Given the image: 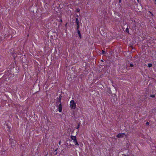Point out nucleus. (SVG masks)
Returning a JSON list of instances; mask_svg holds the SVG:
<instances>
[{
  "mask_svg": "<svg viewBox=\"0 0 156 156\" xmlns=\"http://www.w3.org/2000/svg\"><path fill=\"white\" fill-rule=\"evenodd\" d=\"M140 55L142 58L144 59L146 58V54L145 48H142V51L140 53Z\"/></svg>",
  "mask_w": 156,
  "mask_h": 156,
  "instance_id": "f257e3e1",
  "label": "nucleus"
},
{
  "mask_svg": "<svg viewBox=\"0 0 156 156\" xmlns=\"http://www.w3.org/2000/svg\"><path fill=\"white\" fill-rule=\"evenodd\" d=\"M70 107L71 109H75L76 108V104L74 100H71L70 104Z\"/></svg>",
  "mask_w": 156,
  "mask_h": 156,
  "instance_id": "f03ea898",
  "label": "nucleus"
},
{
  "mask_svg": "<svg viewBox=\"0 0 156 156\" xmlns=\"http://www.w3.org/2000/svg\"><path fill=\"white\" fill-rule=\"evenodd\" d=\"M71 138L72 140H73V142L75 145H77L78 146H79V144L78 143L76 140V136H71Z\"/></svg>",
  "mask_w": 156,
  "mask_h": 156,
  "instance_id": "7ed1b4c3",
  "label": "nucleus"
},
{
  "mask_svg": "<svg viewBox=\"0 0 156 156\" xmlns=\"http://www.w3.org/2000/svg\"><path fill=\"white\" fill-rule=\"evenodd\" d=\"M61 95H60L59 97H58L56 99V104L57 106L58 105V104H59V103H61Z\"/></svg>",
  "mask_w": 156,
  "mask_h": 156,
  "instance_id": "20e7f679",
  "label": "nucleus"
},
{
  "mask_svg": "<svg viewBox=\"0 0 156 156\" xmlns=\"http://www.w3.org/2000/svg\"><path fill=\"white\" fill-rule=\"evenodd\" d=\"M126 136L124 133H119L117 135V137L118 138L124 137Z\"/></svg>",
  "mask_w": 156,
  "mask_h": 156,
  "instance_id": "39448f33",
  "label": "nucleus"
},
{
  "mask_svg": "<svg viewBox=\"0 0 156 156\" xmlns=\"http://www.w3.org/2000/svg\"><path fill=\"white\" fill-rule=\"evenodd\" d=\"M58 109L59 112H62V105L61 103L58 104Z\"/></svg>",
  "mask_w": 156,
  "mask_h": 156,
  "instance_id": "423d86ee",
  "label": "nucleus"
},
{
  "mask_svg": "<svg viewBox=\"0 0 156 156\" xmlns=\"http://www.w3.org/2000/svg\"><path fill=\"white\" fill-rule=\"evenodd\" d=\"M147 14L150 17H152L154 16L153 14L149 11H148Z\"/></svg>",
  "mask_w": 156,
  "mask_h": 156,
  "instance_id": "0eeeda50",
  "label": "nucleus"
},
{
  "mask_svg": "<svg viewBox=\"0 0 156 156\" xmlns=\"http://www.w3.org/2000/svg\"><path fill=\"white\" fill-rule=\"evenodd\" d=\"M76 23L77 25L79 24V21L78 18H76Z\"/></svg>",
  "mask_w": 156,
  "mask_h": 156,
  "instance_id": "6e6552de",
  "label": "nucleus"
},
{
  "mask_svg": "<svg viewBox=\"0 0 156 156\" xmlns=\"http://www.w3.org/2000/svg\"><path fill=\"white\" fill-rule=\"evenodd\" d=\"M77 31V33H78L79 36L80 37V38H81V36L80 34V31L79 30H78Z\"/></svg>",
  "mask_w": 156,
  "mask_h": 156,
  "instance_id": "1a4fd4ad",
  "label": "nucleus"
},
{
  "mask_svg": "<svg viewBox=\"0 0 156 156\" xmlns=\"http://www.w3.org/2000/svg\"><path fill=\"white\" fill-rule=\"evenodd\" d=\"M129 67H130L132 68V67H133V66H134V65H133V64H132V63H130V64H129Z\"/></svg>",
  "mask_w": 156,
  "mask_h": 156,
  "instance_id": "9d476101",
  "label": "nucleus"
},
{
  "mask_svg": "<svg viewBox=\"0 0 156 156\" xmlns=\"http://www.w3.org/2000/svg\"><path fill=\"white\" fill-rule=\"evenodd\" d=\"M148 67L150 68V67H151L152 66V65L151 63H149L148 64Z\"/></svg>",
  "mask_w": 156,
  "mask_h": 156,
  "instance_id": "9b49d317",
  "label": "nucleus"
},
{
  "mask_svg": "<svg viewBox=\"0 0 156 156\" xmlns=\"http://www.w3.org/2000/svg\"><path fill=\"white\" fill-rule=\"evenodd\" d=\"M108 92L109 94L111 93V91L110 89H108Z\"/></svg>",
  "mask_w": 156,
  "mask_h": 156,
  "instance_id": "f8f14e48",
  "label": "nucleus"
},
{
  "mask_svg": "<svg viewBox=\"0 0 156 156\" xmlns=\"http://www.w3.org/2000/svg\"><path fill=\"white\" fill-rule=\"evenodd\" d=\"M126 32H127L128 33H129V29L127 27V28L126 29Z\"/></svg>",
  "mask_w": 156,
  "mask_h": 156,
  "instance_id": "ddd939ff",
  "label": "nucleus"
},
{
  "mask_svg": "<svg viewBox=\"0 0 156 156\" xmlns=\"http://www.w3.org/2000/svg\"><path fill=\"white\" fill-rule=\"evenodd\" d=\"M77 28L76 30H77V31H78L79 30V24H78V25H77Z\"/></svg>",
  "mask_w": 156,
  "mask_h": 156,
  "instance_id": "4468645a",
  "label": "nucleus"
},
{
  "mask_svg": "<svg viewBox=\"0 0 156 156\" xmlns=\"http://www.w3.org/2000/svg\"><path fill=\"white\" fill-rule=\"evenodd\" d=\"M80 9L79 8H77L76 9V12H79L80 11Z\"/></svg>",
  "mask_w": 156,
  "mask_h": 156,
  "instance_id": "2eb2a0df",
  "label": "nucleus"
},
{
  "mask_svg": "<svg viewBox=\"0 0 156 156\" xmlns=\"http://www.w3.org/2000/svg\"><path fill=\"white\" fill-rule=\"evenodd\" d=\"M102 51L103 54H104L105 53H106V52L103 50H102Z\"/></svg>",
  "mask_w": 156,
  "mask_h": 156,
  "instance_id": "dca6fc26",
  "label": "nucleus"
},
{
  "mask_svg": "<svg viewBox=\"0 0 156 156\" xmlns=\"http://www.w3.org/2000/svg\"><path fill=\"white\" fill-rule=\"evenodd\" d=\"M79 127H80V125H79V124L77 126V127L76 129H78L79 128Z\"/></svg>",
  "mask_w": 156,
  "mask_h": 156,
  "instance_id": "f3484780",
  "label": "nucleus"
},
{
  "mask_svg": "<svg viewBox=\"0 0 156 156\" xmlns=\"http://www.w3.org/2000/svg\"><path fill=\"white\" fill-rule=\"evenodd\" d=\"M151 97H153V98H154L155 97V96L154 95H151Z\"/></svg>",
  "mask_w": 156,
  "mask_h": 156,
  "instance_id": "a211bd4d",
  "label": "nucleus"
},
{
  "mask_svg": "<svg viewBox=\"0 0 156 156\" xmlns=\"http://www.w3.org/2000/svg\"><path fill=\"white\" fill-rule=\"evenodd\" d=\"M61 141H60L59 142V145H60L61 144Z\"/></svg>",
  "mask_w": 156,
  "mask_h": 156,
  "instance_id": "6ab92c4d",
  "label": "nucleus"
},
{
  "mask_svg": "<svg viewBox=\"0 0 156 156\" xmlns=\"http://www.w3.org/2000/svg\"><path fill=\"white\" fill-rule=\"evenodd\" d=\"M121 2V0H119V3H120Z\"/></svg>",
  "mask_w": 156,
  "mask_h": 156,
  "instance_id": "aec40b11",
  "label": "nucleus"
},
{
  "mask_svg": "<svg viewBox=\"0 0 156 156\" xmlns=\"http://www.w3.org/2000/svg\"><path fill=\"white\" fill-rule=\"evenodd\" d=\"M149 124V123L148 122H147V125H148Z\"/></svg>",
  "mask_w": 156,
  "mask_h": 156,
  "instance_id": "412c9836",
  "label": "nucleus"
},
{
  "mask_svg": "<svg viewBox=\"0 0 156 156\" xmlns=\"http://www.w3.org/2000/svg\"><path fill=\"white\" fill-rule=\"evenodd\" d=\"M137 1H138V2H139V0H137Z\"/></svg>",
  "mask_w": 156,
  "mask_h": 156,
  "instance_id": "4be33fe9",
  "label": "nucleus"
},
{
  "mask_svg": "<svg viewBox=\"0 0 156 156\" xmlns=\"http://www.w3.org/2000/svg\"><path fill=\"white\" fill-rule=\"evenodd\" d=\"M155 3H156V0H155Z\"/></svg>",
  "mask_w": 156,
  "mask_h": 156,
  "instance_id": "5701e85b",
  "label": "nucleus"
},
{
  "mask_svg": "<svg viewBox=\"0 0 156 156\" xmlns=\"http://www.w3.org/2000/svg\"><path fill=\"white\" fill-rule=\"evenodd\" d=\"M62 20H61V22H62Z\"/></svg>",
  "mask_w": 156,
  "mask_h": 156,
  "instance_id": "b1692460",
  "label": "nucleus"
},
{
  "mask_svg": "<svg viewBox=\"0 0 156 156\" xmlns=\"http://www.w3.org/2000/svg\"><path fill=\"white\" fill-rule=\"evenodd\" d=\"M66 25H67V23L66 24Z\"/></svg>",
  "mask_w": 156,
  "mask_h": 156,
  "instance_id": "393cba45",
  "label": "nucleus"
}]
</instances>
